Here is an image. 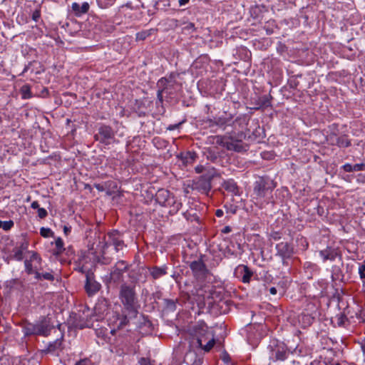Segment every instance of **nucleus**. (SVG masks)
<instances>
[{
  "label": "nucleus",
  "mask_w": 365,
  "mask_h": 365,
  "mask_svg": "<svg viewBox=\"0 0 365 365\" xmlns=\"http://www.w3.org/2000/svg\"><path fill=\"white\" fill-rule=\"evenodd\" d=\"M119 297L130 318H135L138 313V299L133 287L127 284H122Z\"/></svg>",
  "instance_id": "f257e3e1"
},
{
  "label": "nucleus",
  "mask_w": 365,
  "mask_h": 365,
  "mask_svg": "<svg viewBox=\"0 0 365 365\" xmlns=\"http://www.w3.org/2000/svg\"><path fill=\"white\" fill-rule=\"evenodd\" d=\"M209 143L220 145L230 151L238 153L245 152L248 146L240 140H237L233 137L226 135H214L208 138Z\"/></svg>",
  "instance_id": "f03ea898"
},
{
  "label": "nucleus",
  "mask_w": 365,
  "mask_h": 365,
  "mask_svg": "<svg viewBox=\"0 0 365 365\" xmlns=\"http://www.w3.org/2000/svg\"><path fill=\"white\" fill-rule=\"evenodd\" d=\"M51 330L49 319L42 317L36 323L25 322L23 326V332L25 336H48Z\"/></svg>",
  "instance_id": "7ed1b4c3"
},
{
  "label": "nucleus",
  "mask_w": 365,
  "mask_h": 365,
  "mask_svg": "<svg viewBox=\"0 0 365 365\" xmlns=\"http://www.w3.org/2000/svg\"><path fill=\"white\" fill-rule=\"evenodd\" d=\"M217 174V173L215 168H209L205 173L192 181L190 187L193 190L208 195L212 188L211 182Z\"/></svg>",
  "instance_id": "20e7f679"
},
{
  "label": "nucleus",
  "mask_w": 365,
  "mask_h": 365,
  "mask_svg": "<svg viewBox=\"0 0 365 365\" xmlns=\"http://www.w3.org/2000/svg\"><path fill=\"white\" fill-rule=\"evenodd\" d=\"M275 187L274 180L268 176L259 177L254 183L253 192L257 198H264L271 194Z\"/></svg>",
  "instance_id": "39448f33"
},
{
  "label": "nucleus",
  "mask_w": 365,
  "mask_h": 365,
  "mask_svg": "<svg viewBox=\"0 0 365 365\" xmlns=\"http://www.w3.org/2000/svg\"><path fill=\"white\" fill-rule=\"evenodd\" d=\"M110 245L114 247L116 252L122 250L125 247L122 235L117 230L108 232L103 241L99 242L98 246L105 250Z\"/></svg>",
  "instance_id": "423d86ee"
},
{
  "label": "nucleus",
  "mask_w": 365,
  "mask_h": 365,
  "mask_svg": "<svg viewBox=\"0 0 365 365\" xmlns=\"http://www.w3.org/2000/svg\"><path fill=\"white\" fill-rule=\"evenodd\" d=\"M179 73H171L168 76L161 78L157 83V87L160 88L166 94V97H171L180 84L177 81Z\"/></svg>",
  "instance_id": "0eeeda50"
},
{
  "label": "nucleus",
  "mask_w": 365,
  "mask_h": 365,
  "mask_svg": "<svg viewBox=\"0 0 365 365\" xmlns=\"http://www.w3.org/2000/svg\"><path fill=\"white\" fill-rule=\"evenodd\" d=\"M276 256L279 257L282 262V264L288 266V261L291 259L295 254V249L293 243L288 242H280L275 246Z\"/></svg>",
  "instance_id": "6e6552de"
},
{
  "label": "nucleus",
  "mask_w": 365,
  "mask_h": 365,
  "mask_svg": "<svg viewBox=\"0 0 365 365\" xmlns=\"http://www.w3.org/2000/svg\"><path fill=\"white\" fill-rule=\"evenodd\" d=\"M270 358L273 361H284L288 355L287 347L283 342L273 340L270 345Z\"/></svg>",
  "instance_id": "1a4fd4ad"
},
{
  "label": "nucleus",
  "mask_w": 365,
  "mask_h": 365,
  "mask_svg": "<svg viewBox=\"0 0 365 365\" xmlns=\"http://www.w3.org/2000/svg\"><path fill=\"white\" fill-rule=\"evenodd\" d=\"M115 138V132L113 128L106 125H101L98 129V133L94 135L96 141H99L104 145H109L111 140Z\"/></svg>",
  "instance_id": "9d476101"
},
{
  "label": "nucleus",
  "mask_w": 365,
  "mask_h": 365,
  "mask_svg": "<svg viewBox=\"0 0 365 365\" xmlns=\"http://www.w3.org/2000/svg\"><path fill=\"white\" fill-rule=\"evenodd\" d=\"M327 141L331 145H336L339 148H348L351 145V140L346 134L337 136L334 132H331L327 137Z\"/></svg>",
  "instance_id": "9b49d317"
},
{
  "label": "nucleus",
  "mask_w": 365,
  "mask_h": 365,
  "mask_svg": "<svg viewBox=\"0 0 365 365\" xmlns=\"http://www.w3.org/2000/svg\"><path fill=\"white\" fill-rule=\"evenodd\" d=\"M85 289L89 296L95 294L98 292L101 287L94 279L93 273L88 272L86 274Z\"/></svg>",
  "instance_id": "f8f14e48"
},
{
  "label": "nucleus",
  "mask_w": 365,
  "mask_h": 365,
  "mask_svg": "<svg viewBox=\"0 0 365 365\" xmlns=\"http://www.w3.org/2000/svg\"><path fill=\"white\" fill-rule=\"evenodd\" d=\"M232 119L233 116L232 114H227L225 113L223 115L210 118L207 121L209 122V125L210 127L217 125L225 129L227 125H232Z\"/></svg>",
  "instance_id": "ddd939ff"
},
{
  "label": "nucleus",
  "mask_w": 365,
  "mask_h": 365,
  "mask_svg": "<svg viewBox=\"0 0 365 365\" xmlns=\"http://www.w3.org/2000/svg\"><path fill=\"white\" fill-rule=\"evenodd\" d=\"M163 207L169 208V213L170 215L176 214L182 207V202L179 201L173 194L170 196L166 202V205Z\"/></svg>",
  "instance_id": "4468645a"
},
{
  "label": "nucleus",
  "mask_w": 365,
  "mask_h": 365,
  "mask_svg": "<svg viewBox=\"0 0 365 365\" xmlns=\"http://www.w3.org/2000/svg\"><path fill=\"white\" fill-rule=\"evenodd\" d=\"M190 268L195 276L205 275L207 271L206 265L202 259L190 262Z\"/></svg>",
  "instance_id": "2eb2a0df"
},
{
  "label": "nucleus",
  "mask_w": 365,
  "mask_h": 365,
  "mask_svg": "<svg viewBox=\"0 0 365 365\" xmlns=\"http://www.w3.org/2000/svg\"><path fill=\"white\" fill-rule=\"evenodd\" d=\"M149 274L153 279H158L167 274V266L163 267L153 266L148 267Z\"/></svg>",
  "instance_id": "dca6fc26"
},
{
  "label": "nucleus",
  "mask_w": 365,
  "mask_h": 365,
  "mask_svg": "<svg viewBox=\"0 0 365 365\" xmlns=\"http://www.w3.org/2000/svg\"><path fill=\"white\" fill-rule=\"evenodd\" d=\"M71 9L75 16H81L88 11L90 5L88 2H83L81 6L76 2H73L71 5Z\"/></svg>",
  "instance_id": "f3484780"
},
{
  "label": "nucleus",
  "mask_w": 365,
  "mask_h": 365,
  "mask_svg": "<svg viewBox=\"0 0 365 365\" xmlns=\"http://www.w3.org/2000/svg\"><path fill=\"white\" fill-rule=\"evenodd\" d=\"M172 195L170 191L165 189H160L155 194V201L161 206L166 205V202L170 196Z\"/></svg>",
  "instance_id": "a211bd4d"
},
{
  "label": "nucleus",
  "mask_w": 365,
  "mask_h": 365,
  "mask_svg": "<svg viewBox=\"0 0 365 365\" xmlns=\"http://www.w3.org/2000/svg\"><path fill=\"white\" fill-rule=\"evenodd\" d=\"M222 187L227 192L232 193L235 195L239 194V187L236 182L233 179H228L225 180Z\"/></svg>",
  "instance_id": "6ab92c4d"
},
{
  "label": "nucleus",
  "mask_w": 365,
  "mask_h": 365,
  "mask_svg": "<svg viewBox=\"0 0 365 365\" xmlns=\"http://www.w3.org/2000/svg\"><path fill=\"white\" fill-rule=\"evenodd\" d=\"M197 345L203 349L205 351H210L212 348L214 346L215 344V340L213 336L210 339L207 340V341L204 344V339L201 338H197Z\"/></svg>",
  "instance_id": "aec40b11"
},
{
  "label": "nucleus",
  "mask_w": 365,
  "mask_h": 365,
  "mask_svg": "<svg viewBox=\"0 0 365 365\" xmlns=\"http://www.w3.org/2000/svg\"><path fill=\"white\" fill-rule=\"evenodd\" d=\"M320 256L323 258L324 261L331 260L333 261L336 259L337 256L336 251L331 247H327L324 250H321L319 252Z\"/></svg>",
  "instance_id": "412c9836"
},
{
  "label": "nucleus",
  "mask_w": 365,
  "mask_h": 365,
  "mask_svg": "<svg viewBox=\"0 0 365 365\" xmlns=\"http://www.w3.org/2000/svg\"><path fill=\"white\" fill-rule=\"evenodd\" d=\"M247 117L245 115H241L237 117L235 120H232V125L235 129L243 128L247 124Z\"/></svg>",
  "instance_id": "4be33fe9"
},
{
  "label": "nucleus",
  "mask_w": 365,
  "mask_h": 365,
  "mask_svg": "<svg viewBox=\"0 0 365 365\" xmlns=\"http://www.w3.org/2000/svg\"><path fill=\"white\" fill-rule=\"evenodd\" d=\"M62 341L61 339H56L48 344L47 347L43 350L46 353H53L61 348Z\"/></svg>",
  "instance_id": "5701e85b"
},
{
  "label": "nucleus",
  "mask_w": 365,
  "mask_h": 365,
  "mask_svg": "<svg viewBox=\"0 0 365 365\" xmlns=\"http://www.w3.org/2000/svg\"><path fill=\"white\" fill-rule=\"evenodd\" d=\"M27 248V244H22L21 247L14 248L13 250L14 258L16 260H21L23 259V250Z\"/></svg>",
  "instance_id": "b1692460"
},
{
  "label": "nucleus",
  "mask_w": 365,
  "mask_h": 365,
  "mask_svg": "<svg viewBox=\"0 0 365 365\" xmlns=\"http://www.w3.org/2000/svg\"><path fill=\"white\" fill-rule=\"evenodd\" d=\"M63 245L64 244L63 240L60 237L57 238L55 241L56 248L53 250V255L56 256L61 255L65 250Z\"/></svg>",
  "instance_id": "393cba45"
},
{
  "label": "nucleus",
  "mask_w": 365,
  "mask_h": 365,
  "mask_svg": "<svg viewBox=\"0 0 365 365\" xmlns=\"http://www.w3.org/2000/svg\"><path fill=\"white\" fill-rule=\"evenodd\" d=\"M20 93L23 99H29L32 97L31 86L28 84H25L21 88Z\"/></svg>",
  "instance_id": "a878e982"
},
{
  "label": "nucleus",
  "mask_w": 365,
  "mask_h": 365,
  "mask_svg": "<svg viewBox=\"0 0 365 365\" xmlns=\"http://www.w3.org/2000/svg\"><path fill=\"white\" fill-rule=\"evenodd\" d=\"M244 274L242 276V282L247 283L250 282L251 277L252 276V272L249 269L247 266H243Z\"/></svg>",
  "instance_id": "bb28decb"
},
{
  "label": "nucleus",
  "mask_w": 365,
  "mask_h": 365,
  "mask_svg": "<svg viewBox=\"0 0 365 365\" xmlns=\"http://www.w3.org/2000/svg\"><path fill=\"white\" fill-rule=\"evenodd\" d=\"M102 250V255L101 257H98L97 261L98 262L103 264H109L111 262V258L107 257L105 256V250Z\"/></svg>",
  "instance_id": "cd10ccee"
},
{
  "label": "nucleus",
  "mask_w": 365,
  "mask_h": 365,
  "mask_svg": "<svg viewBox=\"0 0 365 365\" xmlns=\"http://www.w3.org/2000/svg\"><path fill=\"white\" fill-rule=\"evenodd\" d=\"M114 267L116 269V270L122 271L124 272L128 269V264L123 260H120L115 264Z\"/></svg>",
  "instance_id": "c85d7f7f"
},
{
  "label": "nucleus",
  "mask_w": 365,
  "mask_h": 365,
  "mask_svg": "<svg viewBox=\"0 0 365 365\" xmlns=\"http://www.w3.org/2000/svg\"><path fill=\"white\" fill-rule=\"evenodd\" d=\"M14 226V222L12 220L1 221L0 220V228H2L5 231H8L11 229Z\"/></svg>",
  "instance_id": "c756f323"
},
{
  "label": "nucleus",
  "mask_w": 365,
  "mask_h": 365,
  "mask_svg": "<svg viewBox=\"0 0 365 365\" xmlns=\"http://www.w3.org/2000/svg\"><path fill=\"white\" fill-rule=\"evenodd\" d=\"M358 273L361 279H365V259L359 264Z\"/></svg>",
  "instance_id": "7c9ffc66"
},
{
  "label": "nucleus",
  "mask_w": 365,
  "mask_h": 365,
  "mask_svg": "<svg viewBox=\"0 0 365 365\" xmlns=\"http://www.w3.org/2000/svg\"><path fill=\"white\" fill-rule=\"evenodd\" d=\"M123 274V272L116 270L115 267H113V271L110 273L111 279L114 281H118L120 279Z\"/></svg>",
  "instance_id": "2f4dec72"
},
{
  "label": "nucleus",
  "mask_w": 365,
  "mask_h": 365,
  "mask_svg": "<svg viewBox=\"0 0 365 365\" xmlns=\"http://www.w3.org/2000/svg\"><path fill=\"white\" fill-rule=\"evenodd\" d=\"M271 98L272 97L270 96H264L261 98V106L264 107H268L271 106Z\"/></svg>",
  "instance_id": "473e14b6"
},
{
  "label": "nucleus",
  "mask_w": 365,
  "mask_h": 365,
  "mask_svg": "<svg viewBox=\"0 0 365 365\" xmlns=\"http://www.w3.org/2000/svg\"><path fill=\"white\" fill-rule=\"evenodd\" d=\"M40 234L43 237H48L52 235L53 232L50 228L41 227L40 229Z\"/></svg>",
  "instance_id": "72a5a7b5"
},
{
  "label": "nucleus",
  "mask_w": 365,
  "mask_h": 365,
  "mask_svg": "<svg viewBox=\"0 0 365 365\" xmlns=\"http://www.w3.org/2000/svg\"><path fill=\"white\" fill-rule=\"evenodd\" d=\"M165 306L168 309H170L171 310H175L176 308L175 302L173 299H165Z\"/></svg>",
  "instance_id": "f704fd0d"
},
{
  "label": "nucleus",
  "mask_w": 365,
  "mask_h": 365,
  "mask_svg": "<svg viewBox=\"0 0 365 365\" xmlns=\"http://www.w3.org/2000/svg\"><path fill=\"white\" fill-rule=\"evenodd\" d=\"M40 17H41V9H40V6H39L38 8L36 9L35 11H34L31 18L34 21L37 22V21H38Z\"/></svg>",
  "instance_id": "c9c22d12"
},
{
  "label": "nucleus",
  "mask_w": 365,
  "mask_h": 365,
  "mask_svg": "<svg viewBox=\"0 0 365 365\" xmlns=\"http://www.w3.org/2000/svg\"><path fill=\"white\" fill-rule=\"evenodd\" d=\"M163 93H165V92L160 88H158V92H157V98H158V101L156 102L157 104H158V103H160L161 105L163 104Z\"/></svg>",
  "instance_id": "e433bc0d"
},
{
  "label": "nucleus",
  "mask_w": 365,
  "mask_h": 365,
  "mask_svg": "<svg viewBox=\"0 0 365 365\" xmlns=\"http://www.w3.org/2000/svg\"><path fill=\"white\" fill-rule=\"evenodd\" d=\"M149 36V33L147 31L139 32L136 34V39L141 41L145 40Z\"/></svg>",
  "instance_id": "4c0bfd02"
},
{
  "label": "nucleus",
  "mask_w": 365,
  "mask_h": 365,
  "mask_svg": "<svg viewBox=\"0 0 365 365\" xmlns=\"http://www.w3.org/2000/svg\"><path fill=\"white\" fill-rule=\"evenodd\" d=\"M24 264H25V268H26V271L28 274H31L34 272L33 271V267H32V264H31V261H29V260H26L24 262Z\"/></svg>",
  "instance_id": "58836bf2"
},
{
  "label": "nucleus",
  "mask_w": 365,
  "mask_h": 365,
  "mask_svg": "<svg viewBox=\"0 0 365 365\" xmlns=\"http://www.w3.org/2000/svg\"><path fill=\"white\" fill-rule=\"evenodd\" d=\"M337 319H338L337 324L339 326H342V325H344V322L347 319V318L344 314H340L339 315L337 316Z\"/></svg>",
  "instance_id": "ea45409f"
},
{
  "label": "nucleus",
  "mask_w": 365,
  "mask_h": 365,
  "mask_svg": "<svg viewBox=\"0 0 365 365\" xmlns=\"http://www.w3.org/2000/svg\"><path fill=\"white\" fill-rule=\"evenodd\" d=\"M47 215H48V212L44 208L39 207L38 209V216L40 218L43 219L47 216Z\"/></svg>",
  "instance_id": "a19ab883"
},
{
  "label": "nucleus",
  "mask_w": 365,
  "mask_h": 365,
  "mask_svg": "<svg viewBox=\"0 0 365 365\" xmlns=\"http://www.w3.org/2000/svg\"><path fill=\"white\" fill-rule=\"evenodd\" d=\"M342 168L345 172H348V173L354 172V165H352L349 163H346L345 165H344Z\"/></svg>",
  "instance_id": "79ce46f5"
},
{
  "label": "nucleus",
  "mask_w": 365,
  "mask_h": 365,
  "mask_svg": "<svg viewBox=\"0 0 365 365\" xmlns=\"http://www.w3.org/2000/svg\"><path fill=\"white\" fill-rule=\"evenodd\" d=\"M354 171L365 170V163H357L354 165Z\"/></svg>",
  "instance_id": "37998d69"
},
{
  "label": "nucleus",
  "mask_w": 365,
  "mask_h": 365,
  "mask_svg": "<svg viewBox=\"0 0 365 365\" xmlns=\"http://www.w3.org/2000/svg\"><path fill=\"white\" fill-rule=\"evenodd\" d=\"M42 278H43L44 279L48 280V281L54 280L53 275L49 272L42 273Z\"/></svg>",
  "instance_id": "c03bdc74"
},
{
  "label": "nucleus",
  "mask_w": 365,
  "mask_h": 365,
  "mask_svg": "<svg viewBox=\"0 0 365 365\" xmlns=\"http://www.w3.org/2000/svg\"><path fill=\"white\" fill-rule=\"evenodd\" d=\"M75 365H92L91 361L87 359H81L80 361H77Z\"/></svg>",
  "instance_id": "a18cd8bd"
},
{
  "label": "nucleus",
  "mask_w": 365,
  "mask_h": 365,
  "mask_svg": "<svg viewBox=\"0 0 365 365\" xmlns=\"http://www.w3.org/2000/svg\"><path fill=\"white\" fill-rule=\"evenodd\" d=\"M92 324H91V322L86 319V320H84V317H83V320H82V326L81 327V329H83L84 327H90L91 326Z\"/></svg>",
  "instance_id": "49530a36"
},
{
  "label": "nucleus",
  "mask_w": 365,
  "mask_h": 365,
  "mask_svg": "<svg viewBox=\"0 0 365 365\" xmlns=\"http://www.w3.org/2000/svg\"><path fill=\"white\" fill-rule=\"evenodd\" d=\"M207 159H209L212 162H215V160L217 159V156L214 153L209 152V155H207Z\"/></svg>",
  "instance_id": "de8ad7c7"
},
{
  "label": "nucleus",
  "mask_w": 365,
  "mask_h": 365,
  "mask_svg": "<svg viewBox=\"0 0 365 365\" xmlns=\"http://www.w3.org/2000/svg\"><path fill=\"white\" fill-rule=\"evenodd\" d=\"M32 260H36L38 262H40L41 260V257L36 252H34L32 255L31 256V259L29 261Z\"/></svg>",
  "instance_id": "09e8293b"
},
{
  "label": "nucleus",
  "mask_w": 365,
  "mask_h": 365,
  "mask_svg": "<svg viewBox=\"0 0 365 365\" xmlns=\"http://www.w3.org/2000/svg\"><path fill=\"white\" fill-rule=\"evenodd\" d=\"M121 319H122V320H121V322H120V323L119 327H122V326H123V325H125H125H127V324H128V321H129V320H128V316H127V315H125V317H123V318H121Z\"/></svg>",
  "instance_id": "8fccbe9b"
},
{
  "label": "nucleus",
  "mask_w": 365,
  "mask_h": 365,
  "mask_svg": "<svg viewBox=\"0 0 365 365\" xmlns=\"http://www.w3.org/2000/svg\"><path fill=\"white\" fill-rule=\"evenodd\" d=\"M188 157H189V158L190 159L191 161H193L195 160V153H191V152H188L186 154L185 158L187 159ZM187 163H188V160H187Z\"/></svg>",
  "instance_id": "3c124183"
},
{
  "label": "nucleus",
  "mask_w": 365,
  "mask_h": 365,
  "mask_svg": "<svg viewBox=\"0 0 365 365\" xmlns=\"http://www.w3.org/2000/svg\"><path fill=\"white\" fill-rule=\"evenodd\" d=\"M356 180L358 182L365 183V175L364 174H359Z\"/></svg>",
  "instance_id": "603ef678"
},
{
  "label": "nucleus",
  "mask_w": 365,
  "mask_h": 365,
  "mask_svg": "<svg viewBox=\"0 0 365 365\" xmlns=\"http://www.w3.org/2000/svg\"><path fill=\"white\" fill-rule=\"evenodd\" d=\"M195 170L197 173H202L205 170V168L203 165H197L195 167Z\"/></svg>",
  "instance_id": "864d4df0"
},
{
  "label": "nucleus",
  "mask_w": 365,
  "mask_h": 365,
  "mask_svg": "<svg viewBox=\"0 0 365 365\" xmlns=\"http://www.w3.org/2000/svg\"><path fill=\"white\" fill-rule=\"evenodd\" d=\"M180 125H181V123H180L178 124L170 125L168 126V129L170 130H173L178 128Z\"/></svg>",
  "instance_id": "5fc2aeb1"
},
{
  "label": "nucleus",
  "mask_w": 365,
  "mask_h": 365,
  "mask_svg": "<svg viewBox=\"0 0 365 365\" xmlns=\"http://www.w3.org/2000/svg\"><path fill=\"white\" fill-rule=\"evenodd\" d=\"M94 187L98 190V191H103L105 189H104V187L103 185L101 184H95L94 185Z\"/></svg>",
  "instance_id": "6e6d98bb"
},
{
  "label": "nucleus",
  "mask_w": 365,
  "mask_h": 365,
  "mask_svg": "<svg viewBox=\"0 0 365 365\" xmlns=\"http://www.w3.org/2000/svg\"><path fill=\"white\" fill-rule=\"evenodd\" d=\"M31 207L33 209H38V208H39V204H38V201H34V202L31 203Z\"/></svg>",
  "instance_id": "4d7b16f0"
},
{
  "label": "nucleus",
  "mask_w": 365,
  "mask_h": 365,
  "mask_svg": "<svg viewBox=\"0 0 365 365\" xmlns=\"http://www.w3.org/2000/svg\"><path fill=\"white\" fill-rule=\"evenodd\" d=\"M71 227L64 226L63 232L66 235H68L71 232Z\"/></svg>",
  "instance_id": "13d9d810"
},
{
  "label": "nucleus",
  "mask_w": 365,
  "mask_h": 365,
  "mask_svg": "<svg viewBox=\"0 0 365 365\" xmlns=\"http://www.w3.org/2000/svg\"><path fill=\"white\" fill-rule=\"evenodd\" d=\"M223 211L222 210H217L215 212V215L218 217H221L223 215Z\"/></svg>",
  "instance_id": "bf43d9fd"
},
{
  "label": "nucleus",
  "mask_w": 365,
  "mask_h": 365,
  "mask_svg": "<svg viewBox=\"0 0 365 365\" xmlns=\"http://www.w3.org/2000/svg\"><path fill=\"white\" fill-rule=\"evenodd\" d=\"M190 1V0H179V5L180 6H185L187 4H188Z\"/></svg>",
  "instance_id": "052dcab7"
},
{
  "label": "nucleus",
  "mask_w": 365,
  "mask_h": 365,
  "mask_svg": "<svg viewBox=\"0 0 365 365\" xmlns=\"http://www.w3.org/2000/svg\"><path fill=\"white\" fill-rule=\"evenodd\" d=\"M42 278V273L38 272H35V279H41Z\"/></svg>",
  "instance_id": "680f3d73"
},
{
  "label": "nucleus",
  "mask_w": 365,
  "mask_h": 365,
  "mask_svg": "<svg viewBox=\"0 0 365 365\" xmlns=\"http://www.w3.org/2000/svg\"><path fill=\"white\" fill-rule=\"evenodd\" d=\"M269 293L271 294H273V295L276 294H277V289L275 287H271L269 289Z\"/></svg>",
  "instance_id": "e2e57ef3"
},
{
  "label": "nucleus",
  "mask_w": 365,
  "mask_h": 365,
  "mask_svg": "<svg viewBox=\"0 0 365 365\" xmlns=\"http://www.w3.org/2000/svg\"><path fill=\"white\" fill-rule=\"evenodd\" d=\"M305 268L312 267H315V264L311 263V262H306L304 266Z\"/></svg>",
  "instance_id": "0e129e2a"
},
{
  "label": "nucleus",
  "mask_w": 365,
  "mask_h": 365,
  "mask_svg": "<svg viewBox=\"0 0 365 365\" xmlns=\"http://www.w3.org/2000/svg\"><path fill=\"white\" fill-rule=\"evenodd\" d=\"M208 335H209V334H207V335H205V336H202V337H200L201 339H203L205 340L204 341V344H205L207 341V340L209 339H210Z\"/></svg>",
  "instance_id": "69168bd1"
},
{
  "label": "nucleus",
  "mask_w": 365,
  "mask_h": 365,
  "mask_svg": "<svg viewBox=\"0 0 365 365\" xmlns=\"http://www.w3.org/2000/svg\"><path fill=\"white\" fill-rule=\"evenodd\" d=\"M361 349L363 350L364 354H365V338L361 342Z\"/></svg>",
  "instance_id": "338daca9"
},
{
  "label": "nucleus",
  "mask_w": 365,
  "mask_h": 365,
  "mask_svg": "<svg viewBox=\"0 0 365 365\" xmlns=\"http://www.w3.org/2000/svg\"><path fill=\"white\" fill-rule=\"evenodd\" d=\"M230 231V227H225L224 228V230H223V232H225V233H227V232H229Z\"/></svg>",
  "instance_id": "774afa93"
}]
</instances>
